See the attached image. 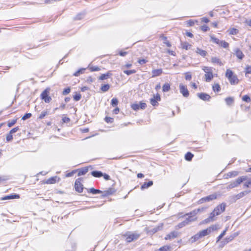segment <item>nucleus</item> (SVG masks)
<instances>
[{
  "label": "nucleus",
  "mask_w": 251,
  "mask_h": 251,
  "mask_svg": "<svg viewBox=\"0 0 251 251\" xmlns=\"http://www.w3.org/2000/svg\"><path fill=\"white\" fill-rule=\"evenodd\" d=\"M226 76L228 78L230 84L232 85L238 84L239 82V79L237 75H234L233 72L230 69H227Z\"/></svg>",
  "instance_id": "1"
},
{
  "label": "nucleus",
  "mask_w": 251,
  "mask_h": 251,
  "mask_svg": "<svg viewBox=\"0 0 251 251\" xmlns=\"http://www.w3.org/2000/svg\"><path fill=\"white\" fill-rule=\"evenodd\" d=\"M126 241L128 243L137 240L140 236V234L136 232H132L128 231L124 234Z\"/></svg>",
  "instance_id": "2"
},
{
  "label": "nucleus",
  "mask_w": 251,
  "mask_h": 251,
  "mask_svg": "<svg viewBox=\"0 0 251 251\" xmlns=\"http://www.w3.org/2000/svg\"><path fill=\"white\" fill-rule=\"evenodd\" d=\"M217 198V195L216 193H214L206 197L202 198L198 202L199 204H202L203 203L209 202L215 200Z\"/></svg>",
  "instance_id": "3"
},
{
  "label": "nucleus",
  "mask_w": 251,
  "mask_h": 251,
  "mask_svg": "<svg viewBox=\"0 0 251 251\" xmlns=\"http://www.w3.org/2000/svg\"><path fill=\"white\" fill-rule=\"evenodd\" d=\"M226 207V203L223 202L217 205L213 211L215 213V215L218 216L225 211Z\"/></svg>",
  "instance_id": "4"
},
{
  "label": "nucleus",
  "mask_w": 251,
  "mask_h": 251,
  "mask_svg": "<svg viewBox=\"0 0 251 251\" xmlns=\"http://www.w3.org/2000/svg\"><path fill=\"white\" fill-rule=\"evenodd\" d=\"M206 232L204 231L203 230L200 231L197 234H195L194 236H192L190 239V242H191V243H193L195 242L196 241H198L200 238L206 236Z\"/></svg>",
  "instance_id": "5"
},
{
  "label": "nucleus",
  "mask_w": 251,
  "mask_h": 251,
  "mask_svg": "<svg viewBox=\"0 0 251 251\" xmlns=\"http://www.w3.org/2000/svg\"><path fill=\"white\" fill-rule=\"evenodd\" d=\"M49 88L46 89L41 94V99L45 101L46 103H49L51 100V98L49 96Z\"/></svg>",
  "instance_id": "6"
},
{
  "label": "nucleus",
  "mask_w": 251,
  "mask_h": 251,
  "mask_svg": "<svg viewBox=\"0 0 251 251\" xmlns=\"http://www.w3.org/2000/svg\"><path fill=\"white\" fill-rule=\"evenodd\" d=\"M217 216V215H215V213L213 211H212L210 214H209V217L204 219L202 222V224H207L209 223L210 222H213L216 220V216Z\"/></svg>",
  "instance_id": "7"
},
{
  "label": "nucleus",
  "mask_w": 251,
  "mask_h": 251,
  "mask_svg": "<svg viewBox=\"0 0 251 251\" xmlns=\"http://www.w3.org/2000/svg\"><path fill=\"white\" fill-rule=\"evenodd\" d=\"M81 178H77L75 182V190L78 193H81L83 190V185L81 183Z\"/></svg>",
  "instance_id": "8"
},
{
  "label": "nucleus",
  "mask_w": 251,
  "mask_h": 251,
  "mask_svg": "<svg viewBox=\"0 0 251 251\" xmlns=\"http://www.w3.org/2000/svg\"><path fill=\"white\" fill-rule=\"evenodd\" d=\"M146 106V103L142 102H140L139 103H134L131 105L132 109L135 111L140 109H144Z\"/></svg>",
  "instance_id": "9"
},
{
  "label": "nucleus",
  "mask_w": 251,
  "mask_h": 251,
  "mask_svg": "<svg viewBox=\"0 0 251 251\" xmlns=\"http://www.w3.org/2000/svg\"><path fill=\"white\" fill-rule=\"evenodd\" d=\"M180 92L182 95L186 98H187L189 95V91L185 85L182 84H179Z\"/></svg>",
  "instance_id": "10"
},
{
  "label": "nucleus",
  "mask_w": 251,
  "mask_h": 251,
  "mask_svg": "<svg viewBox=\"0 0 251 251\" xmlns=\"http://www.w3.org/2000/svg\"><path fill=\"white\" fill-rule=\"evenodd\" d=\"M219 226L218 224L213 225L210 226L209 227L205 229H203L204 231L206 232V235H208L211 232L215 231L219 229Z\"/></svg>",
  "instance_id": "11"
},
{
  "label": "nucleus",
  "mask_w": 251,
  "mask_h": 251,
  "mask_svg": "<svg viewBox=\"0 0 251 251\" xmlns=\"http://www.w3.org/2000/svg\"><path fill=\"white\" fill-rule=\"evenodd\" d=\"M161 100L160 96L158 94H157L156 96L153 95V98L150 99V102L153 106H156L158 105V101Z\"/></svg>",
  "instance_id": "12"
},
{
  "label": "nucleus",
  "mask_w": 251,
  "mask_h": 251,
  "mask_svg": "<svg viewBox=\"0 0 251 251\" xmlns=\"http://www.w3.org/2000/svg\"><path fill=\"white\" fill-rule=\"evenodd\" d=\"M239 234H240V232L237 231V232H234V233L231 234L229 236L226 237L225 239L226 243H228V242L232 241L235 237L238 236L239 235Z\"/></svg>",
  "instance_id": "13"
},
{
  "label": "nucleus",
  "mask_w": 251,
  "mask_h": 251,
  "mask_svg": "<svg viewBox=\"0 0 251 251\" xmlns=\"http://www.w3.org/2000/svg\"><path fill=\"white\" fill-rule=\"evenodd\" d=\"M191 212L186 213L185 216H188V217L185 220V222H187V224L188 225L189 223L194 222L196 220L197 218L195 217L196 215H193L190 214Z\"/></svg>",
  "instance_id": "14"
},
{
  "label": "nucleus",
  "mask_w": 251,
  "mask_h": 251,
  "mask_svg": "<svg viewBox=\"0 0 251 251\" xmlns=\"http://www.w3.org/2000/svg\"><path fill=\"white\" fill-rule=\"evenodd\" d=\"M178 234L177 232L176 231H172L166 235V236L165 237V239L171 240L176 238L178 236Z\"/></svg>",
  "instance_id": "15"
},
{
  "label": "nucleus",
  "mask_w": 251,
  "mask_h": 251,
  "mask_svg": "<svg viewBox=\"0 0 251 251\" xmlns=\"http://www.w3.org/2000/svg\"><path fill=\"white\" fill-rule=\"evenodd\" d=\"M198 97L203 100H209L211 97L206 93H201L197 94Z\"/></svg>",
  "instance_id": "16"
},
{
  "label": "nucleus",
  "mask_w": 251,
  "mask_h": 251,
  "mask_svg": "<svg viewBox=\"0 0 251 251\" xmlns=\"http://www.w3.org/2000/svg\"><path fill=\"white\" fill-rule=\"evenodd\" d=\"M234 51L236 56L238 59L242 60L244 57V54L239 49L236 48Z\"/></svg>",
  "instance_id": "17"
},
{
  "label": "nucleus",
  "mask_w": 251,
  "mask_h": 251,
  "mask_svg": "<svg viewBox=\"0 0 251 251\" xmlns=\"http://www.w3.org/2000/svg\"><path fill=\"white\" fill-rule=\"evenodd\" d=\"M20 198V196L18 194H12L8 196H6L2 198V200H11V199H19Z\"/></svg>",
  "instance_id": "18"
},
{
  "label": "nucleus",
  "mask_w": 251,
  "mask_h": 251,
  "mask_svg": "<svg viewBox=\"0 0 251 251\" xmlns=\"http://www.w3.org/2000/svg\"><path fill=\"white\" fill-rule=\"evenodd\" d=\"M240 184L239 182L238 181V179H237L235 181L232 182L230 183L227 186V189H231L233 188L236 187L238 186V185Z\"/></svg>",
  "instance_id": "19"
},
{
  "label": "nucleus",
  "mask_w": 251,
  "mask_h": 251,
  "mask_svg": "<svg viewBox=\"0 0 251 251\" xmlns=\"http://www.w3.org/2000/svg\"><path fill=\"white\" fill-rule=\"evenodd\" d=\"M162 72H163V71L161 69L153 70L152 71V76L155 77L157 76H159L162 73Z\"/></svg>",
  "instance_id": "20"
},
{
  "label": "nucleus",
  "mask_w": 251,
  "mask_h": 251,
  "mask_svg": "<svg viewBox=\"0 0 251 251\" xmlns=\"http://www.w3.org/2000/svg\"><path fill=\"white\" fill-rule=\"evenodd\" d=\"M153 185L152 181H149L148 182H145L141 187V190H144L148 188L149 187Z\"/></svg>",
  "instance_id": "21"
},
{
  "label": "nucleus",
  "mask_w": 251,
  "mask_h": 251,
  "mask_svg": "<svg viewBox=\"0 0 251 251\" xmlns=\"http://www.w3.org/2000/svg\"><path fill=\"white\" fill-rule=\"evenodd\" d=\"M91 175L95 177H100L102 176L103 173L100 171H94L91 172Z\"/></svg>",
  "instance_id": "22"
},
{
  "label": "nucleus",
  "mask_w": 251,
  "mask_h": 251,
  "mask_svg": "<svg viewBox=\"0 0 251 251\" xmlns=\"http://www.w3.org/2000/svg\"><path fill=\"white\" fill-rule=\"evenodd\" d=\"M213 77V74L211 72L205 74V80L207 82H210Z\"/></svg>",
  "instance_id": "23"
},
{
  "label": "nucleus",
  "mask_w": 251,
  "mask_h": 251,
  "mask_svg": "<svg viewBox=\"0 0 251 251\" xmlns=\"http://www.w3.org/2000/svg\"><path fill=\"white\" fill-rule=\"evenodd\" d=\"M88 172V168L85 167L79 170L78 173V176H80L85 175Z\"/></svg>",
  "instance_id": "24"
},
{
  "label": "nucleus",
  "mask_w": 251,
  "mask_h": 251,
  "mask_svg": "<svg viewBox=\"0 0 251 251\" xmlns=\"http://www.w3.org/2000/svg\"><path fill=\"white\" fill-rule=\"evenodd\" d=\"M205 209V208H204V207H201V208L196 209L194 210L193 211L191 212L190 214L193 215H196L199 212H202V211H204Z\"/></svg>",
  "instance_id": "25"
},
{
  "label": "nucleus",
  "mask_w": 251,
  "mask_h": 251,
  "mask_svg": "<svg viewBox=\"0 0 251 251\" xmlns=\"http://www.w3.org/2000/svg\"><path fill=\"white\" fill-rule=\"evenodd\" d=\"M211 61L213 63L217 64L220 66L223 65V63L221 62L220 59L216 57H212Z\"/></svg>",
  "instance_id": "26"
},
{
  "label": "nucleus",
  "mask_w": 251,
  "mask_h": 251,
  "mask_svg": "<svg viewBox=\"0 0 251 251\" xmlns=\"http://www.w3.org/2000/svg\"><path fill=\"white\" fill-rule=\"evenodd\" d=\"M196 52L202 57L206 56L207 53L205 50H202L199 48H197Z\"/></svg>",
  "instance_id": "27"
},
{
  "label": "nucleus",
  "mask_w": 251,
  "mask_h": 251,
  "mask_svg": "<svg viewBox=\"0 0 251 251\" xmlns=\"http://www.w3.org/2000/svg\"><path fill=\"white\" fill-rule=\"evenodd\" d=\"M111 75V74L108 72L106 74H102L99 77V79L100 80H105L109 78V77Z\"/></svg>",
  "instance_id": "28"
},
{
  "label": "nucleus",
  "mask_w": 251,
  "mask_h": 251,
  "mask_svg": "<svg viewBox=\"0 0 251 251\" xmlns=\"http://www.w3.org/2000/svg\"><path fill=\"white\" fill-rule=\"evenodd\" d=\"M88 192L92 193L93 194H100L102 193L101 191L99 189H96L94 188H90Z\"/></svg>",
  "instance_id": "29"
},
{
  "label": "nucleus",
  "mask_w": 251,
  "mask_h": 251,
  "mask_svg": "<svg viewBox=\"0 0 251 251\" xmlns=\"http://www.w3.org/2000/svg\"><path fill=\"white\" fill-rule=\"evenodd\" d=\"M228 227H226V229L220 234V235L217 238L216 242H218L225 235Z\"/></svg>",
  "instance_id": "30"
},
{
  "label": "nucleus",
  "mask_w": 251,
  "mask_h": 251,
  "mask_svg": "<svg viewBox=\"0 0 251 251\" xmlns=\"http://www.w3.org/2000/svg\"><path fill=\"white\" fill-rule=\"evenodd\" d=\"M57 176L51 177L49 178L47 181V184H53L56 182Z\"/></svg>",
  "instance_id": "31"
},
{
  "label": "nucleus",
  "mask_w": 251,
  "mask_h": 251,
  "mask_svg": "<svg viewBox=\"0 0 251 251\" xmlns=\"http://www.w3.org/2000/svg\"><path fill=\"white\" fill-rule=\"evenodd\" d=\"M193 156L194 155L192 153H191L190 152H188L186 153L185 155V158L187 161H191L192 160Z\"/></svg>",
  "instance_id": "32"
},
{
  "label": "nucleus",
  "mask_w": 251,
  "mask_h": 251,
  "mask_svg": "<svg viewBox=\"0 0 251 251\" xmlns=\"http://www.w3.org/2000/svg\"><path fill=\"white\" fill-rule=\"evenodd\" d=\"M170 89V85L169 83H166L163 85V86L162 87L163 92H168Z\"/></svg>",
  "instance_id": "33"
},
{
  "label": "nucleus",
  "mask_w": 251,
  "mask_h": 251,
  "mask_svg": "<svg viewBox=\"0 0 251 251\" xmlns=\"http://www.w3.org/2000/svg\"><path fill=\"white\" fill-rule=\"evenodd\" d=\"M212 89L215 92H219L221 90V87L219 84L216 83L213 85Z\"/></svg>",
  "instance_id": "34"
},
{
  "label": "nucleus",
  "mask_w": 251,
  "mask_h": 251,
  "mask_svg": "<svg viewBox=\"0 0 251 251\" xmlns=\"http://www.w3.org/2000/svg\"><path fill=\"white\" fill-rule=\"evenodd\" d=\"M182 48L183 49H185L186 50H188L190 49V47H191V45H190L187 42H183L181 44Z\"/></svg>",
  "instance_id": "35"
},
{
  "label": "nucleus",
  "mask_w": 251,
  "mask_h": 251,
  "mask_svg": "<svg viewBox=\"0 0 251 251\" xmlns=\"http://www.w3.org/2000/svg\"><path fill=\"white\" fill-rule=\"evenodd\" d=\"M211 41L218 45H220L221 41L219 40L218 38H216L214 35L210 36Z\"/></svg>",
  "instance_id": "36"
},
{
  "label": "nucleus",
  "mask_w": 251,
  "mask_h": 251,
  "mask_svg": "<svg viewBox=\"0 0 251 251\" xmlns=\"http://www.w3.org/2000/svg\"><path fill=\"white\" fill-rule=\"evenodd\" d=\"M238 174L239 173L237 171H232L228 172L226 175L229 177H232L237 176L238 175Z\"/></svg>",
  "instance_id": "37"
},
{
  "label": "nucleus",
  "mask_w": 251,
  "mask_h": 251,
  "mask_svg": "<svg viewBox=\"0 0 251 251\" xmlns=\"http://www.w3.org/2000/svg\"><path fill=\"white\" fill-rule=\"evenodd\" d=\"M85 70H86L85 68H81V69H79L77 71L75 72L74 74V75L75 76H78L80 74H83Z\"/></svg>",
  "instance_id": "38"
},
{
  "label": "nucleus",
  "mask_w": 251,
  "mask_h": 251,
  "mask_svg": "<svg viewBox=\"0 0 251 251\" xmlns=\"http://www.w3.org/2000/svg\"><path fill=\"white\" fill-rule=\"evenodd\" d=\"M228 31L229 32V34L230 35H236L237 34L239 31L237 29L235 28H230Z\"/></svg>",
  "instance_id": "39"
},
{
  "label": "nucleus",
  "mask_w": 251,
  "mask_h": 251,
  "mask_svg": "<svg viewBox=\"0 0 251 251\" xmlns=\"http://www.w3.org/2000/svg\"><path fill=\"white\" fill-rule=\"evenodd\" d=\"M109 85L107 84L101 86L100 89L102 92H105L108 91V90L109 89Z\"/></svg>",
  "instance_id": "40"
},
{
  "label": "nucleus",
  "mask_w": 251,
  "mask_h": 251,
  "mask_svg": "<svg viewBox=\"0 0 251 251\" xmlns=\"http://www.w3.org/2000/svg\"><path fill=\"white\" fill-rule=\"evenodd\" d=\"M219 45L225 49H226L229 47V44L225 41H221Z\"/></svg>",
  "instance_id": "41"
},
{
  "label": "nucleus",
  "mask_w": 251,
  "mask_h": 251,
  "mask_svg": "<svg viewBox=\"0 0 251 251\" xmlns=\"http://www.w3.org/2000/svg\"><path fill=\"white\" fill-rule=\"evenodd\" d=\"M85 15V12L80 13L76 16V17L75 18V19L80 20L82 19L84 17Z\"/></svg>",
  "instance_id": "42"
},
{
  "label": "nucleus",
  "mask_w": 251,
  "mask_h": 251,
  "mask_svg": "<svg viewBox=\"0 0 251 251\" xmlns=\"http://www.w3.org/2000/svg\"><path fill=\"white\" fill-rule=\"evenodd\" d=\"M244 196V193L240 192V193L238 194L237 195H236L233 196V198L234 199V200L236 201L237 200L240 199V198L243 197Z\"/></svg>",
  "instance_id": "43"
},
{
  "label": "nucleus",
  "mask_w": 251,
  "mask_h": 251,
  "mask_svg": "<svg viewBox=\"0 0 251 251\" xmlns=\"http://www.w3.org/2000/svg\"><path fill=\"white\" fill-rule=\"evenodd\" d=\"M88 67L91 72L99 71L100 70V69L98 66H90L89 65Z\"/></svg>",
  "instance_id": "44"
},
{
  "label": "nucleus",
  "mask_w": 251,
  "mask_h": 251,
  "mask_svg": "<svg viewBox=\"0 0 251 251\" xmlns=\"http://www.w3.org/2000/svg\"><path fill=\"white\" fill-rule=\"evenodd\" d=\"M225 101L227 105H230L233 103V99L232 98L228 97L225 99Z\"/></svg>",
  "instance_id": "45"
},
{
  "label": "nucleus",
  "mask_w": 251,
  "mask_h": 251,
  "mask_svg": "<svg viewBox=\"0 0 251 251\" xmlns=\"http://www.w3.org/2000/svg\"><path fill=\"white\" fill-rule=\"evenodd\" d=\"M237 179L239 182L240 184H241L243 181L247 180L248 179V177L247 176H243L238 177Z\"/></svg>",
  "instance_id": "46"
},
{
  "label": "nucleus",
  "mask_w": 251,
  "mask_h": 251,
  "mask_svg": "<svg viewBox=\"0 0 251 251\" xmlns=\"http://www.w3.org/2000/svg\"><path fill=\"white\" fill-rule=\"evenodd\" d=\"M124 73L125 74L129 75H130L131 74L135 73H136V71L135 70H125V71H124Z\"/></svg>",
  "instance_id": "47"
},
{
  "label": "nucleus",
  "mask_w": 251,
  "mask_h": 251,
  "mask_svg": "<svg viewBox=\"0 0 251 251\" xmlns=\"http://www.w3.org/2000/svg\"><path fill=\"white\" fill-rule=\"evenodd\" d=\"M118 103V100L117 98H113L111 100V104L113 106H116Z\"/></svg>",
  "instance_id": "48"
},
{
  "label": "nucleus",
  "mask_w": 251,
  "mask_h": 251,
  "mask_svg": "<svg viewBox=\"0 0 251 251\" xmlns=\"http://www.w3.org/2000/svg\"><path fill=\"white\" fill-rule=\"evenodd\" d=\"M31 117V114L30 113H27L25 114L22 118L23 120H25L27 119L30 118Z\"/></svg>",
  "instance_id": "49"
},
{
  "label": "nucleus",
  "mask_w": 251,
  "mask_h": 251,
  "mask_svg": "<svg viewBox=\"0 0 251 251\" xmlns=\"http://www.w3.org/2000/svg\"><path fill=\"white\" fill-rule=\"evenodd\" d=\"M170 247L168 246H164L161 247L157 251H168Z\"/></svg>",
  "instance_id": "50"
},
{
  "label": "nucleus",
  "mask_w": 251,
  "mask_h": 251,
  "mask_svg": "<svg viewBox=\"0 0 251 251\" xmlns=\"http://www.w3.org/2000/svg\"><path fill=\"white\" fill-rule=\"evenodd\" d=\"M17 122V119L12 120L11 121H8L7 126L8 127H11L14 125Z\"/></svg>",
  "instance_id": "51"
},
{
  "label": "nucleus",
  "mask_w": 251,
  "mask_h": 251,
  "mask_svg": "<svg viewBox=\"0 0 251 251\" xmlns=\"http://www.w3.org/2000/svg\"><path fill=\"white\" fill-rule=\"evenodd\" d=\"M242 100L243 101L249 102L251 101V98L248 95H245L243 97Z\"/></svg>",
  "instance_id": "52"
},
{
  "label": "nucleus",
  "mask_w": 251,
  "mask_h": 251,
  "mask_svg": "<svg viewBox=\"0 0 251 251\" xmlns=\"http://www.w3.org/2000/svg\"><path fill=\"white\" fill-rule=\"evenodd\" d=\"M74 99L75 101H78L81 98V95L80 94H76L74 96Z\"/></svg>",
  "instance_id": "53"
},
{
  "label": "nucleus",
  "mask_w": 251,
  "mask_h": 251,
  "mask_svg": "<svg viewBox=\"0 0 251 251\" xmlns=\"http://www.w3.org/2000/svg\"><path fill=\"white\" fill-rule=\"evenodd\" d=\"M185 78L186 80H190L192 78V75L189 72L186 73L185 74Z\"/></svg>",
  "instance_id": "54"
},
{
  "label": "nucleus",
  "mask_w": 251,
  "mask_h": 251,
  "mask_svg": "<svg viewBox=\"0 0 251 251\" xmlns=\"http://www.w3.org/2000/svg\"><path fill=\"white\" fill-rule=\"evenodd\" d=\"M187 225H188L187 224V222H185L184 220V221L182 222L181 223H180L179 224H178L177 225V227L178 228H181Z\"/></svg>",
  "instance_id": "55"
},
{
  "label": "nucleus",
  "mask_w": 251,
  "mask_h": 251,
  "mask_svg": "<svg viewBox=\"0 0 251 251\" xmlns=\"http://www.w3.org/2000/svg\"><path fill=\"white\" fill-rule=\"evenodd\" d=\"M162 225H161V226H158L157 227L152 228L151 231L153 233H156L158 230H159L160 229V228H162Z\"/></svg>",
  "instance_id": "56"
},
{
  "label": "nucleus",
  "mask_w": 251,
  "mask_h": 251,
  "mask_svg": "<svg viewBox=\"0 0 251 251\" xmlns=\"http://www.w3.org/2000/svg\"><path fill=\"white\" fill-rule=\"evenodd\" d=\"M48 114L47 111H43L39 116V118L40 119H43Z\"/></svg>",
  "instance_id": "57"
},
{
  "label": "nucleus",
  "mask_w": 251,
  "mask_h": 251,
  "mask_svg": "<svg viewBox=\"0 0 251 251\" xmlns=\"http://www.w3.org/2000/svg\"><path fill=\"white\" fill-rule=\"evenodd\" d=\"M201 28L204 32H206L209 29L208 26L205 25L201 26Z\"/></svg>",
  "instance_id": "58"
},
{
  "label": "nucleus",
  "mask_w": 251,
  "mask_h": 251,
  "mask_svg": "<svg viewBox=\"0 0 251 251\" xmlns=\"http://www.w3.org/2000/svg\"><path fill=\"white\" fill-rule=\"evenodd\" d=\"M13 139L12 134L10 132L6 136V140L7 142H9Z\"/></svg>",
  "instance_id": "59"
},
{
  "label": "nucleus",
  "mask_w": 251,
  "mask_h": 251,
  "mask_svg": "<svg viewBox=\"0 0 251 251\" xmlns=\"http://www.w3.org/2000/svg\"><path fill=\"white\" fill-rule=\"evenodd\" d=\"M71 91V89L70 88H66L65 89L63 92H62V94L63 95H67L68 94H69Z\"/></svg>",
  "instance_id": "60"
},
{
  "label": "nucleus",
  "mask_w": 251,
  "mask_h": 251,
  "mask_svg": "<svg viewBox=\"0 0 251 251\" xmlns=\"http://www.w3.org/2000/svg\"><path fill=\"white\" fill-rule=\"evenodd\" d=\"M19 130V127H18V126H17V127H14V128H12V129L10 131V132H10L11 134H13V133H14L16 132H17L18 130Z\"/></svg>",
  "instance_id": "61"
},
{
  "label": "nucleus",
  "mask_w": 251,
  "mask_h": 251,
  "mask_svg": "<svg viewBox=\"0 0 251 251\" xmlns=\"http://www.w3.org/2000/svg\"><path fill=\"white\" fill-rule=\"evenodd\" d=\"M105 121L106 123H112L113 122V119L110 117H106L105 118Z\"/></svg>",
  "instance_id": "62"
},
{
  "label": "nucleus",
  "mask_w": 251,
  "mask_h": 251,
  "mask_svg": "<svg viewBox=\"0 0 251 251\" xmlns=\"http://www.w3.org/2000/svg\"><path fill=\"white\" fill-rule=\"evenodd\" d=\"M202 70L205 72L206 74L210 72V69L207 67H204Z\"/></svg>",
  "instance_id": "63"
},
{
  "label": "nucleus",
  "mask_w": 251,
  "mask_h": 251,
  "mask_svg": "<svg viewBox=\"0 0 251 251\" xmlns=\"http://www.w3.org/2000/svg\"><path fill=\"white\" fill-rule=\"evenodd\" d=\"M246 74H251V66H248L246 68Z\"/></svg>",
  "instance_id": "64"
}]
</instances>
